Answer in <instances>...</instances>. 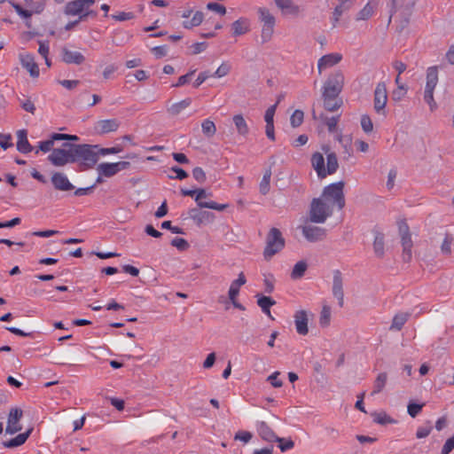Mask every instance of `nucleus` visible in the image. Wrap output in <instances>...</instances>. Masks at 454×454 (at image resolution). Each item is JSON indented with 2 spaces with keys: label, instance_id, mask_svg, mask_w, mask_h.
I'll return each mask as SVG.
<instances>
[{
  "label": "nucleus",
  "instance_id": "obj_46",
  "mask_svg": "<svg viewBox=\"0 0 454 454\" xmlns=\"http://www.w3.org/2000/svg\"><path fill=\"white\" fill-rule=\"evenodd\" d=\"M372 416L373 417V421L380 425H386L387 423H393L395 421L391 417L387 415L385 412H374L372 414Z\"/></svg>",
  "mask_w": 454,
  "mask_h": 454
},
{
  "label": "nucleus",
  "instance_id": "obj_58",
  "mask_svg": "<svg viewBox=\"0 0 454 454\" xmlns=\"http://www.w3.org/2000/svg\"><path fill=\"white\" fill-rule=\"evenodd\" d=\"M277 109V104L270 106L264 114V120L266 121V124H272L274 123V115Z\"/></svg>",
  "mask_w": 454,
  "mask_h": 454
},
{
  "label": "nucleus",
  "instance_id": "obj_10",
  "mask_svg": "<svg viewBox=\"0 0 454 454\" xmlns=\"http://www.w3.org/2000/svg\"><path fill=\"white\" fill-rule=\"evenodd\" d=\"M22 417L23 411L21 409L17 407L12 408L8 414L5 432L12 434L20 431L22 428L20 424Z\"/></svg>",
  "mask_w": 454,
  "mask_h": 454
},
{
  "label": "nucleus",
  "instance_id": "obj_55",
  "mask_svg": "<svg viewBox=\"0 0 454 454\" xmlns=\"http://www.w3.org/2000/svg\"><path fill=\"white\" fill-rule=\"evenodd\" d=\"M231 71V66L227 63H223L216 71L212 74V76L221 78L227 75Z\"/></svg>",
  "mask_w": 454,
  "mask_h": 454
},
{
  "label": "nucleus",
  "instance_id": "obj_38",
  "mask_svg": "<svg viewBox=\"0 0 454 454\" xmlns=\"http://www.w3.org/2000/svg\"><path fill=\"white\" fill-rule=\"evenodd\" d=\"M28 436V431H26L23 434H20L14 438L4 442V446L6 448H14L22 445L27 441V438Z\"/></svg>",
  "mask_w": 454,
  "mask_h": 454
},
{
  "label": "nucleus",
  "instance_id": "obj_52",
  "mask_svg": "<svg viewBox=\"0 0 454 454\" xmlns=\"http://www.w3.org/2000/svg\"><path fill=\"white\" fill-rule=\"evenodd\" d=\"M423 406H424V403L419 404V403H410L407 407L409 415L411 418L417 417L418 414L421 411Z\"/></svg>",
  "mask_w": 454,
  "mask_h": 454
},
{
  "label": "nucleus",
  "instance_id": "obj_33",
  "mask_svg": "<svg viewBox=\"0 0 454 454\" xmlns=\"http://www.w3.org/2000/svg\"><path fill=\"white\" fill-rule=\"evenodd\" d=\"M17 149L19 152L26 153H28V142L27 139V130L20 129L17 132Z\"/></svg>",
  "mask_w": 454,
  "mask_h": 454
},
{
  "label": "nucleus",
  "instance_id": "obj_20",
  "mask_svg": "<svg viewBox=\"0 0 454 454\" xmlns=\"http://www.w3.org/2000/svg\"><path fill=\"white\" fill-rule=\"evenodd\" d=\"M294 324L299 334L306 335L308 333V315L305 310H298L295 312Z\"/></svg>",
  "mask_w": 454,
  "mask_h": 454
},
{
  "label": "nucleus",
  "instance_id": "obj_40",
  "mask_svg": "<svg viewBox=\"0 0 454 454\" xmlns=\"http://www.w3.org/2000/svg\"><path fill=\"white\" fill-rule=\"evenodd\" d=\"M233 35H241L248 31L247 21L245 19H239L232 23Z\"/></svg>",
  "mask_w": 454,
  "mask_h": 454
},
{
  "label": "nucleus",
  "instance_id": "obj_37",
  "mask_svg": "<svg viewBox=\"0 0 454 454\" xmlns=\"http://www.w3.org/2000/svg\"><path fill=\"white\" fill-rule=\"evenodd\" d=\"M387 380V372H380L377 376L376 380H374L373 390L372 392V395H376V394L380 393L383 390V388L385 387Z\"/></svg>",
  "mask_w": 454,
  "mask_h": 454
},
{
  "label": "nucleus",
  "instance_id": "obj_41",
  "mask_svg": "<svg viewBox=\"0 0 454 454\" xmlns=\"http://www.w3.org/2000/svg\"><path fill=\"white\" fill-rule=\"evenodd\" d=\"M204 19V14L200 11H197L191 20L184 21L183 26L184 28H192L193 27L200 26Z\"/></svg>",
  "mask_w": 454,
  "mask_h": 454
},
{
  "label": "nucleus",
  "instance_id": "obj_42",
  "mask_svg": "<svg viewBox=\"0 0 454 454\" xmlns=\"http://www.w3.org/2000/svg\"><path fill=\"white\" fill-rule=\"evenodd\" d=\"M270 177H271V171L270 169H268L263 176H262V179L261 180L260 182V185H259V188H260V192L262 194V195H266L269 192H270Z\"/></svg>",
  "mask_w": 454,
  "mask_h": 454
},
{
  "label": "nucleus",
  "instance_id": "obj_14",
  "mask_svg": "<svg viewBox=\"0 0 454 454\" xmlns=\"http://www.w3.org/2000/svg\"><path fill=\"white\" fill-rule=\"evenodd\" d=\"M333 295L338 300L340 308L344 305L343 278L340 270H333Z\"/></svg>",
  "mask_w": 454,
  "mask_h": 454
},
{
  "label": "nucleus",
  "instance_id": "obj_21",
  "mask_svg": "<svg viewBox=\"0 0 454 454\" xmlns=\"http://www.w3.org/2000/svg\"><path fill=\"white\" fill-rule=\"evenodd\" d=\"M311 164L318 177L325 178L327 176L325 167V159L322 153L317 152L314 153L311 157Z\"/></svg>",
  "mask_w": 454,
  "mask_h": 454
},
{
  "label": "nucleus",
  "instance_id": "obj_4",
  "mask_svg": "<svg viewBox=\"0 0 454 454\" xmlns=\"http://www.w3.org/2000/svg\"><path fill=\"white\" fill-rule=\"evenodd\" d=\"M331 207L320 198H315L310 203L309 221L316 223H323L331 216Z\"/></svg>",
  "mask_w": 454,
  "mask_h": 454
},
{
  "label": "nucleus",
  "instance_id": "obj_36",
  "mask_svg": "<svg viewBox=\"0 0 454 454\" xmlns=\"http://www.w3.org/2000/svg\"><path fill=\"white\" fill-rule=\"evenodd\" d=\"M326 160H327V167L325 168V172H327V175H333L337 171V169L339 168V163H338V159H337L336 153H327Z\"/></svg>",
  "mask_w": 454,
  "mask_h": 454
},
{
  "label": "nucleus",
  "instance_id": "obj_15",
  "mask_svg": "<svg viewBox=\"0 0 454 454\" xmlns=\"http://www.w3.org/2000/svg\"><path fill=\"white\" fill-rule=\"evenodd\" d=\"M302 234L309 242L323 240L326 237V230L322 227L307 224L301 228Z\"/></svg>",
  "mask_w": 454,
  "mask_h": 454
},
{
  "label": "nucleus",
  "instance_id": "obj_31",
  "mask_svg": "<svg viewBox=\"0 0 454 454\" xmlns=\"http://www.w3.org/2000/svg\"><path fill=\"white\" fill-rule=\"evenodd\" d=\"M84 12L82 0H74L68 2L65 6V13L67 15H78Z\"/></svg>",
  "mask_w": 454,
  "mask_h": 454
},
{
  "label": "nucleus",
  "instance_id": "obj_44",
  "mask_svg": "<svg viewBox=\"0 0 454 454\" xmlns=\"http://www.w3.org/2000/svg\"><path fill=\"white\" fill-rule=\"evenodd\" d=\"M304 119V113L301 110H295L290 118V123L293 128H298L300 127Z\"/></svg>",
  "mask_w": 454,
  "mask_h": 454
},
{
  "label": "nucleus",
  "instance_id": "obj_12",
  "mask_svg": "<svg viewBox=\"0 0 454 454\" xmlns=\"http://www.w3.org/2000/svg\"><path fill=\"white\" fill-rule=\"evenodd\" d=\"M53 188L59 192H70L74 190V185L69 181L66 174L53 172L51 177Z\"/></svg>",
  "mask_w": 454,
  "mask_h": 454
},
{
  "label": "nucleus",
  "instance_id": "obj_60",
  "mask_svg": "<svg viewBox=\"0 0 454 454\" xmlns=\"http://www.w3.org/2000/svg\"><path fill=\"white\" fill-rule=\"evenodd\" d=\"M453 241V238L450 235V234H447L442 244V247H441V250L442 252V254H450V245Z\"/></svg>",
  "mask_w": 454,
  "mask_h": 454
},
{
  "label": "nucleus",
  "instance_id": "obj_39",
  "mask_svg": "<svg viewBox=\"0 0 454 454\" xmlns=\"http://www.w3.org/2000/svg\"><path fill=\"white\" fill-rule=\"evenodd\" d=\"M56 133H51L50 135V137L49 139L45 140V141H41L39 142L38 144V149L35 150V153H38L39 151H42L43 153H48L50 151H53L55 148H53V145H54V142L55 141H59V139H54V136H55Z\"/></svg>",
  "mask_w": 454,
  "mask_h": 454
},
{
  "label": "nucleus",
  "instance_id": "obj_6",
  "mask_svg": "<svg viewBox=\"0 0 454 454\" xmlns=\"http://www.w3.org/2000/svg\"><path fill=\"white\" fill-rule=\"evenodd\" d=\"M259 19L263 23L262 27V43L269 42L274 32L275 17L266 8H259Z\"/></svg>",
  "mask_w": 454,
  "mask_h": 454
},
{
  "label": "nucleus",
  "instance_id": "obj_57",
  "mask_svg": "<svg viewBox=\"0 0 454 454\" xmlns=\"http://www.w3.org/2000/svg\"><path fill=\"white\" fill-rule=\"evenodd\" d=\"M35 353V356H41L50 353V348L45 345H36L30 347V353Z\"/></svg>",
  "mask_w": 454,
  "mask_h": 454
},
{
  "label": "nucleus",
  "instance_id": "obj_43",
  "mask_svg": "<svg viewBox=\"0 0 454 454\" xmlns=\"http://www.w3.org/2000/svg\"><path fill=\"white\" fill-rule=\"evenodd\" d=\"M201 128H202L203 134L207 137H213L216 132V128H215V123L208 119L205 120L202 122Z\"/></svg>",
  "mask_w": 454,
  "mask_h": 454
},
{
  "label": "nucleus",
  "instance_id": "obj_1",
  "mask_svg": "<svg viewBox=\"0 0 454 454\" xmlns=\"http://www.w3.org/2000/svg\"><path fill=\"white\" fill-rule=\"evenodd\" d=\"M98 145L65 142L56 148L47 160L55 167H63L68 163H76L78 171L93 168L98 163Z\"/></svg>",
  "mask_w": 454,
  "mask_h": 454
},
{
  "label": "nucleus",
  "instance_id": "obj_8",
  "mask_svg": "<svg viewBox=\"0 0 454 454\" xmlns=\"http://www.w3.org/2000/svg\"><path fill=\"white\" fill-rule=\"evenodd\" d=\"M387 102V87L384 82L377 84L374 90L373 108L378 114L386 116V105Z\"/></svg>",
  "mask_w": 454,
  "mask_h": 454
},
{
  "label": "nucleus",
  "instance_id": "obj_5",
  "mask_svg": "<svg viewBox=\"0 0 454 454\" xmlns=\"http://www.w3.org/2000/svg\"><path fill=\"white\" fill-rule=\"evenodd\" d=\"M344 86V75L341 71L332 73L323 87L322 96L328 98H339Z\"/></svg>",
  "mask_w": 454,
  "mask_h": 454
},
{
  "label": "nucleus",
  "instance_id": "obj_24",
  "mask_svg": "<svg viewBox=\"0 0 454 454\" xmlns=\"http://www.w3.org/2000/svg\"><path fill=\"white\" fill-rule=\"evenodd\" d=\"M256 297L257 304L262 309V311L268 317H271L270 307L276 304V301L270 296H265L260 294H256Z\"/></svg>",
  "mask_w": 454,
  "mask_h": 454
},
{
  "label": "nucleus",
  "instance_id": "obj_27",
  "mask_svg": "<svg viewBox=\"0 0 454 454\" xmlns=\"http://www.w3.org/2000/svg\"><path fill=\"white\" fill-rule=\"evenodd\" d=\"M378 4L377 0H370L364 7L357 13L356 20H368L374 12V9Z\"/></svg>",
  "mask_w": 454,
  "mask_h": 454
},
{
  "label": "nucleus",
  "instance_id": "obj_56",
  "mask_svg": "<svg viewBox=\"0 0 454 454\" xmlns=\"http://www.w3.org/2000/svg\"><path fill=\"white\" fill-rule=\"evenodd\" d=\"M192 176L200 184L205 183L207 179L206 173L200 167H196L193 168Z\"/></svg>",
  "mask_w": 454,
  "mask_h": 454
},
{
  "label": "nucleus",
  "instance_id": "obj_35",
  "mask_svg": "<svg viewBox=\"0 0 454 454\" xmlns=\"http://www.w3.org/2000/svg\"><path fill=\"white\" fill-rule=\"evenodd\" d=\"M308 269V264L305 261H300L293 268L291 278L293 279L301 278Z\"/></svg>",
  "mask_w": 454,
  "mask_h": 454
},
{
  "label": "nucleus",
  "instance_id": "obj_18",
  "mask_svg": "<svg viewBox=\"0 0 454 454\" xmlns=\"http://www.w3.org/2000/svg\"><path fill=\"white\" fill-rule=\"evenodd\" d=\"M342 59V55L340 53H330L324 55L318 59L317 69L319 74L322 73L323 69L333 67L338 64Z\"/></svg>",
  "mask_w": 454,
  "mask_h": 454
},
{
  "label": "nucleus",
  "instance_id": "obj_23",
  "mask_svg": "<svg viewBox=\"0 0 454 454\" xmlns=\"http://www.w3.org/2000/svg\"><path fill=\"white\" fill-rule=\"evenodd\" d=\"M401 237V244L403 247V260L405 262H409L412 257L411 248L413 247V242L411 240V235L408 234L400 236Z\"/></svg>",
  "mask_w": 454,
  "mask_h": 454
},
{
  "label": "nucleus",
  "instance_id": "obj_47",
  "mask_svg": "<svg viewBox=\"0 0 454 454\" xmlns=\"http://www.w3.org/2000/svg\"><path fill=\"white\" fill-rule=\"evenodd\" d=\"M331 318V309L329 306L325 305L322 309L319 324L321 326H327L330 323Z\"/></svg>",
  "mask_w": 454,
  "mask_h": 454
},
{
  "label": "nucleus",
  "instance_id": "obj_32",
  "mask_svg": "<svg viewBox=\"0 0 454 454\" xmlns=\"http://www.w3.org/2000/svg\"><path fill=\"white\" fill-rule=\"evenodd\" d=\"M322 97L324 99V107L328 112H334L342 105V100L339 98H328L326 96Z\"/></svg>",
  "mask_w": 454,
  "mask_h": 454
},
{
  "label": "nucleus",
  "instance_id": "obj_25",
  "mask_svg": "<svg viewBox=\"0 0 454 454\" xmlns=\"http://www.w3.org/2000/svg\"><path fill=\"white\" fill-rule=\"evenodd\" d=\"M410 317L411 314L409 312H399L395 314L392 320V324L389 327V330L401 331Z\"/></svg>",
  "mask_w": 454,
  "mask_h": 454
},
{
  "label": "nucleus",
  "instance_id": "obj_53",
  "mask_svg": "<svg viewBox=\"0 0 454 454\" xmlns=\"http://www.w3.org/2000/svg\"><path fill=\"white\" fill-rule=\"evenodd\" d=\"M45 8V0H41L33 4H30V17L33 14L41 13Z\"/></svg>",
  "mask_w": 454,
  "mask_h": 454
},
{
  "label": "nucleus",
  "instance_id": "obj_30",
  "mask_svg": "<svg viewBox=\"0 0 454 454\" xmlns=\"http://www.w3.org/2000/svg\"><path fill=\"white\" fill-rule=\"evenodd\" d=\"M375 237L373 241V250L378 257H382L384 255V234L379 231H374Z\"/></svg>",
  "mask_w": 454,
  "mask_h": 454
},
{
  "label": "nucleus",
  "instance_id": "obj_7",
  "mask_svg": "<svg viewBox=\"0 0 454 454\" xmlns=\"http://www.w3.org/2000/svg\"><path fill=\"white\" fill-rule=\"evenodd\" d=\"M344 185V182L340 181L325 187L323 191V197L326 200L333 199L339 209H342L345 207Z\"/></svg>",
  "mask_w": 454,
  "mask_h": 454
},
{
  "label": "nucleus",
  "instance_id": "obj_51",
  "mask_svg": "<svg viewBox=\"0 0 454 454\" xmlns=\"http://www.w3.org/2000/svg\"><path fill=\"white\" fill-rule=\"evenodd\" d=\"M171 245L180 251H185L189 248L190 245L187 240L182 238H175L171 241Z\"/></svg>",
  "mask_w": 454,
  "mask_h": 454
},
{
  "label": "nucleus",
  "instance_id": "obj_22",
  "mask_svg": "<svg viewBox=\"0 0 454 454\" xmlns=\"http://www.w3.org/2000/svg\"><path fill=\"white\" fill-rule=\"evenodd\" d=\"M353 4V0H340V4L334 8L333 12V26L335 27L340 20V16L349 10Z\"/></svg>",
  "mask_w": 454,
  "mask_h": 454
},
{
  "label": "nucleus",
  "instance_id": "obj_62",
  "mask_svg": "<svg viewBox=\"0 0 454 454\" xmlns=\"http://www.w3.org/2000/svg\"><path fill=\"white\" fill-rule=\"evenodd\" d=\"M195 72H196V70H192L189 73H187L186 74L180 76L178 78L177 82L176 84H174L173 86L181 87V86H184V84L188 83L190 82L192 76L195 74Z\"/></svg>",
  "mask_w": 454,
  "mask_h": 454
},
{
  "label": "nucleus",
  "instance_id": "obj_26",
  "mask_svg": "<svg viewBox=\"0 0 454 454\" xmlns=\"http://www.w3.org/2000/svg\"><path fill=\"white\" fill-rule=\"evenodd\" d=\"M246 282H247V279L245 278L244 273L240 272L239 274L238 278L235 279L234 281H232V283L231 284V286H230V289L228 292L230 300H233L234 298H237V296L239 294V287L241 286L245 285Z\"/></svg>",
  "mask_w": 454,
  "mask_h": 454
},
{
  "label": "nucleus",
  "instance_id": "obj_61",
  "mask_svg": "<svg viewBox=\"0 0 454 454\" xmlns=\"http://www.w3.org/2000/svg\"><path fill=\"white\" fill-rule=\"evenodd\" d=\"M431 431H432V426L430 425V422L427 421V427H420L418 428L417 433H416V436L419 439L425 438L427 435H429Z\"/></svg>",
  "mask_w": 454,
  "mask_h": 454
},
{
  "label": "nucleus",
  "instance_id": "obj_49",
  "mask_svg": "<svg viewBox=\"0 0 454 454\" xmlns=\"http://www.w3.org/2000/svg\"><path fill=\"white\" fill-rule=\"evenodd\" d=\"M361 127L365 133H370L373 129V124L369 115L364 114L361 117Z\"/></svg>",
  "mask_w": 454,
  "mask_h": 454
},
{
  "label": "nucleus",
  "instance_id": "obj_2",
  "mask_svg": "<svg viewBox=\"0 0 454 454\" xmlns=\"http://www.w3.org/2000/svg\"><path fill=\"white\" fill-rule=\"evenodd\" d=\"M416 3L417 0H387V8L389 13L387 26L391 24L394 15L398 14L395 18L398 23L396 30L402 33L410 23Z\"/></svg>",
  "mask_w": 454,
  "mask_h": 454
},
{
  "label": "nucleus",
  "instance_id": "obj_63",
  "mask_svg": "<svg viewBox=\"0 0 454 454\" xmlns=\"http://www.w3.org/2000/svg\"><path fill=\"white\" fill-rule=\"evenodd\" d=\"M212 76L209 71H204L199 74L197 79L193 82L195 88L200 87L208 77Z\"/></svg>",
  "mask_w": 454,
  "mask_h": 454
},
{
  "label": "nucleus",
  "instance_id": "obj_9",
  "mask_svg": "<svg viewBox=\"0 0 454 454\" xmlns=\"http://www.w3.org/2000/svg\"><path fill=\"white\" fill-rule=\"evenodd\" d=\"M129 167L130 163L129 161H118L114 163L103 162L98 165L97 171L99 176L112 177Z\"/></svg>",
  "mask_w": 454,
  "mask_h": 454
},
{
  "label": "nucleus",
  "instance_id": "obj_16",
  "mask_svg": "<svg viewBox=\"0 0 454 454\" xmlns=\"http://www.w3.org/2000/svg\"><path fill=\"white\" fill-rule=\"evenodd\" d=\"M189 216L196 223L198 226L204 223H210L215 220V215L209 211H203L200 208H191L188 211Z\"/></svg>",
  "mask_w": 454,
  "mask_h": 454
},
{
  "label": "nucleus",
  "instance_id": "obj_3",
  "mask_svg": "<svg viewBox=\"0 0 454 454\" xmlns=\"http://www.w3.org/2000/svg\"><path fill=\"white\" fill-rule=\"evenodd\" d=\"M285 239L278 228H271L266 238V247L263 251L265 260H270L273 255L285 247Z\"/></svg>",
  "mask_w": 454,
  "mask_h": 454
},
{
  "label": "nucleus",
  "instance_id": "obj_59",
  "mask_svg": "<svg viewBox=\"0 0 454 454\" xmlns=\"http://www.w3.org/2000/svg\"><path fill=\"white\" fill-rule=\"evenodd\" d=\"M207 8L210 11L216 12L220 15H224L226 13L225 6L218 3H208L207 4Z\"/></svg>",
  "mask_w": 454,
  "mask_h": 454
},
{
  "label": "nucleus",
  "instance_id": "obj_17",
  "mask_svg": "<svg viewBox=\"0 0 454 454\" xmlns=\"http://www.w3.org/2000/svg\"><path fill=\"white\" fill-rule=\"evenodd\" d=\"M120 121L117 119H108L98 121L95 125L97 133L103 135L118 129Z\"/></svg>",
  "mask_w": 454,
  "mask_h": 454
},
{
  "label": "nucleus",
  "instance_id": "obj_50",
  "mask_svg": "<svg viewBox=\"0 0 454 454\" xmlns=\"http://www.w3.org/2000/svg\"><path fill=\"white\" fill-rule=\"evenodd\" d=\"M13 145L12 141V136L9 133H1L0 132V146L6 150Z\"/></svg>",
  "mask_w": 454,
  "mask_h": 454
},
{
  "label": "nucleus",
  "instance_id": "obj_64",
  "mask_svg": "<svg viewBox=\"0 0 454 454\" xmlns=\"http://www.w3.org/2000/svg\"><path fill=\"white\" fill-rule=\"evenodd\" d=\"M112 18L117 21H125L132 20L134 18V14L133 12H121L118 14H113Z\"/></svg>",
  "mask_w": 454,
  "mask_h": 454
},
{
  "label": "nucleus",
  "instance_id": "obj_11",
  "mask_svg": "<svg viewBox=\"0 0 454 454\" xmlns=\"http://www.w3.org/2000/svg\"><path fill=\"white\" fill-rule=\"evenodd\" d=\"M211 196V193H207L205 189L200 188L197 189V195L195 196V201L197 203L198 207L200 208H210L217 211H223L228 207L229 204H219L215 201H202V199L207 198Z\"/></svg>",
  "mask_w": 454,
  "mask_h": 454
},
{
  "label": "nucleus",
  "instance_id": "obj_13",
  "mask_svg": "<svg viewBox=\"0 0 454 454\" xmlns=\"http://www.w3.org/2000/svg\"><path fill=\"white\" fill-rule=\"evenodd\" d=\"M256 429L260 437L265 442L281 443L285 441V438L278 437L270 428V427L264 421L257 422Z\"/></svg>",
  "mask_w": 454,
  "mask_h": 454
},
{
  "label": "nucleus",
  "instance_id": "obj_29",
  "mask_svg": "<svg viewBox=\"0 0 454 454\" xmlns=\"http://www.w3.org/2000/svg\"><path fill=\"white\" fill-rule=\"evenodd\" d=\"M192 104V99L187 98L180 102L175 103L167 108V112L171 116L178 115L183 110L187 108Z\"/></svg>",
  "mask_w": 454,
  "mask_h": 454
},
{
  "label": "nucleus",
  "instance_id": "obj_48",
  "mask_svg": "<svg viewBox=\"0 0 454 454\" xmlns=\"http://www.w3.org/2000/svg\"><path fill=\"white\" fill-rule=\"evenodd\" d=\"M122 151V147L120 145L109 147V148H99L98 145V149H96V153H98V159L99 155H107V154H116Z\"/></svg>",
  "mask_w": 454,
  "mask_h": 454
},
{
  "label": "nucleus",
  "instance_id": "obj_28",
  "mask_svg": "<svg viewBox=\"0 0 454 454\" xmlns=\"http://www.w3.org/2000/svg\"><path fill=\"white\" fill-rule=\"evenodd\" d=\"M438 82V67H429L427 70V82L426 87L427 89L434 90Z\"/></svg>",
  "mask_w": 454,
  "mask_h": 454
},
{
  "label": "nucleus",
  "instance_id": "obj_54",
  "mask_svg": "<svg viewBox=\"0 0 454 454\" xmlns=\"http://www.w3.org/2000/svg\"><path fill=\"white\" fill-rule=\"evenodd\" d=\"M407 89L404 85H399L397 89L392 91L391 98L394 101H400L406 94Z\"/></svg>",
  "mask_w": 454,
  "mask_h": 454
},
{
  "label": "nucleus",
  "instance_id": "obj_34",
  "mask_svg": "<svg viewBox=\"0 0 454 454\" xmlns=\"http://www.w3.org/2000/svg\"><path fill=\"white\" fill-rule=\"evenodd\" d=\"M233 122H234L237 131L239 135H241V136L247 135L249 129H248L246 120L244 119V117L241 114L234 115Z\"/></svg>",
  "mask_w": 454,
  "mask_h": 454
},
{
  "label": "nucleus",
  "instance_id": "obj_19",
  "mask_svg": "<svg viewBox=\"0 0 454 454\" xmlns=\"http://www.w3.org/2000/svg\"><path fill=\"white\" fill-rule=\"evenodd\" d=\"M61 58L67 64L81 65L85 60V57L81 52L72 51L66 47L61 50Z\"/></svg>",
  "mask_w": 454,
  "mask_h": 454
},
{
  "label": "nucleus",
  "instance_id": "obj_45",
  "mask_svg": "<svg viewBox=\"0 0 454 454\" xmlns=\"http://www.w3.org/2000/svg\"><path fill=\"white\" fill-rule=\"evenodd\" d=\"M434 90L433 89L425 88L424 92V100L427 104H428L430 110L433 112L437 108V104L434 99Z\"/></svg>",
  "mask_w": 454,
  "mask_h": 454
}]
</instances>
